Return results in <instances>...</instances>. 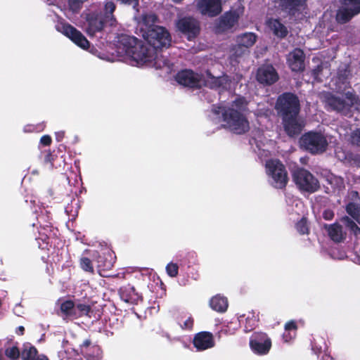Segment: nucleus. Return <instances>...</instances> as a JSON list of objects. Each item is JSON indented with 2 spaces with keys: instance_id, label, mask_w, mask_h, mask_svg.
I'll use <instances>...</instances> for the list:
<instances>
[{
  "instance_id": "b1692460",
  "label": "nucleus",
  "mask_w": 360,
  "mask_h": 360,
  "mask_svg": "<svg viewBox=\"0 0 360 360\" xmlns=\"http://www.w3.org/2000/svg\"><path fill=\"white\" fill-rule=\"evenodd\" d=\"M257 36L253 32H245L236 37L237 45L234 48L235 53L238 54V49H249L257 41Z\"/></svg>"
},
{
  "instance_id": "f03ea898",
  "label": "nucleus",
  "mask_w": 360,
  "mask_h": 360,
  "mask_svg": "<svg viewBox=\"0 0 360 360\" xmlns=\"http://www.w3.org/2000/svg\"><path fill=\"white\" fill-rule=\"evenodd\" d=\"M117 48L119 53H124L137 65H150L154 62L156 68H161L154 49L135 37L120 34L118 36Z\"/></svg>"
},
{
  "instance_id": "8fccbe9b",
  "label": "nucleus",
  "mask_w": 360,
  "mask_h": 360,
  "mask_svg": "<svg viewBox=\"0 0 360 360\" xmlns=\"http://www.w3.org/2000/svg\"><path fill=\"white\" fill-rule=\"evenodd\" d=\"M284 329L286 332L290 333L292 331L296 332L298 329L297 321L295 320H290L285 323Z\"/></svg>"
},
{
  "instance_id": "39448f33",
  "label": "nucleus",
  "mask_w": 360,
  "mask_h": 360,
  "mask_svg": "<svg viewBox=\"0 0 360 360\" xmlns=\"http://www.w3.org/2000/svg\"><path fill=\"white\" fill-rule=\"evenodd\" d=\"M300 144L311 155L323 153L328 146L326 137L321 132L315 131H309L302 134L300 139Z\"/></svg>"
},
{
  "instance_id": "2f4dec72",
  "label": "nucleus",
  "mask_w": 360,
  "mask_h": 360,
  "mask_svg": "<svg viewBox=\"0 0 360 360\" xmlns=\"http://www.w3.org/2000/svg\"><path fill=\"white\" fill-rule=\"evenodd\" d=\"M56 239V236L46 235L45 233H39L37 238L39 248L41 250H49L52 248L53 240Z\"/></svg>"
},
{
  "instance_id": "423d86ee",
  "label": "nucleus",
  "mask_w": 360,
  "mask_h": 360,
  "mask_svg": "<svg viewBox=\"0 0 360 360\" xmlns=\"http://www.w3.org/2000/svg\"><path fill=\"white\" fill-rule=\"evenodd\" d=\"M143 37L155 51L167 49L171 45V35L167 30L162 26H153L146 29L143 31Z\"/></svg>"
},
{
  "instance_id": "69168bd1",
  "label": "nucleus",
  "mask_w": 360,
  "mask_h": 360,
  "mask_svg": "<svg viewBox=\"0 0 360 360\" xmlns=\"http://www.w3.org/2000/svg\"><path fill=\"white\" fill-rule=\"evenodd\" d=\"M175 3H180L182 1V0H172Z\"/></svg>"
},
{
  "instance_id": "774afa93",
  "label": "nucleus",
  "mask_w": 360,
  "mask_h": 360,
  "mask_svg": "<svg viewBox=\"0 0 360 360\" xmlns=\"http://www.w3.org/2000/svg\"><path fill=\"white\" fill-rule=\"evenodd\" d=\"M0 360H3L2 355L0 354Z\"/></svg>"
},
{
  "instance_id": "9b49d317",
  "label": "nucleus",
  "mask_w": 360,
  "mask_h": 360,
  "mask_svg": "<svg viewBox=\"0 0 360 360\" xmlns=\"http://www.w3.org/2000/svg\"><path fill=\"white\" fill-rule=\"evenodd\" d=\"M308 0H275L280 12L290 18L300 15L307 7Z\"/></svg>"
},
{
  "instance_id": "09e8293b",
  "label": "nucleus",
  "mask_w": 360,
  "mask_h": 360,
  "mask_svg": "<svg viewBox=\"0 0 360 360\" xmlns=\"http://www.w3.org/2000/svg\"><path fill=\"white\" fill-rule=\"evenodd\" d=\"M323 71V66L321 65H319L316 67H315L311 70V76L313 77L314 79L317 82H321L322 79L320 78V75L322 73Z\"/></svg>"
},
{
  "instance_id": "0eeeda50",
  "label": "nucleus",
  "mask_w": 360,
  "mask_h": 360,
  "mask_svg": "<svg viewBox=\"0 0 360 360\" xmlns=\"http://www.w3.org/2000/svg\"><path fill=\"white\" fill-rule=\"evenodd\" d=\"M292 176L293 181L301 191L313 193L320 188L317 178L303 167L295 169Z\"/></svg>"
},
{
  "instance_id": "bf43d9fd",
  "label": "nucleus",
  "mask_w": 360,
  "mask_h": 360,
  "mask_svg": "<svg viewBox=\"0 0 360 360\" xmlns=\"http://www.w3.org/2000/svg\"><path fill=\"white\" fill-rule=\"evenodd\" d=\"M24 332H25V328L22 326H20L17 327L15 329V334L17 335H19V336L23 335Z\"/></svg>"
},
{
  "instance_id": "58836bf2",
  "label": "nucleus",
  "mask_w": 360,
  "mask_h": 360,
  "mask_svg": "<svg viewBox=\"0 0 360 360\" xmlns=\"http://www.w3.org/2000/svg\"><path fill=\"white\" fill-rule=\"evenodd\" d=\"M248 104V103L244 97H238L232 102L231 108H233L239 112H243L247 109Z\"/></svg>"
},
{
  "instance_id": "f8f14e48",
  "label": "nucleus",
  "mask_w": 360,
  "mask_h": 360,
  "mask_svg": "<svg viewBox=\"0 0 360 360\" xmlns=\"http://www.w3.org/2000/svg\"><path fill=\"white\" fill-rule=\"evenodd\" d=\"M178 30L189 41L195 39L200 33V22L193 17L186 16L176 22Z\"/></svg>"
},
{
  "instance_id": "a18cd8bd",
  "label": "nucleus",
  "mask_w": 360,
  "mask_h": 360,
  "mask_svg": "<svg viewBox=\"0 0 360 360\" xmlns=\"http://www.w3.org/2000/svg\"><path fill=\"white\" fill-rule=\"evenodd\" d=\"M42 153L44 154V163L49 165V168L53 169L56 156L50 150H44Z\"/></svg>"
},
{
  "instance_id": "6e6d98bb",
  "label": "nucleus",
  "mask_w": 360,
  "mask_h": 360,
  "mask_svg": "<svg viewBox=\"0 0 360 360\" xmlns=\"http://www.w3.org/2000/svg\"><path fill=\"white\" fill-rule=\"evenodd\" d=\"M193 338H214V335L211 332L201 331L196 333Z\"/></svg>"
},
{
  "instance_id": "c9c22d12",
  "label": "nucleus",
  "mask_w": 360,
  "mask_h": 360,
  "mask_svg": "<svg viewBox=\"0 0 360 360\" xmlns=\"http://www.w3.org/2000/svg\"><path fill=\"white\" fill-rule=\"evenodd\" d=\"M116 9V5L115 3L112 1H106L104 4V15H105V19L109 18L112 22L110 25H112L114 22H115V18L113 15L114 11Z\"/></svg>"
},
{
  "instance_id": "a211bd4d",
  "label": "nucleus",
  "mask_w": 360,
  "mask_h": 360,
  "mask_svg": "<svg viewBox=\"0 0 360 360\" xmlns=\"http://www.w3.org/2000/svg\"><path fill=\"white\" fill-rule=\"evenodd\" d=\"M351 75L352 74L349 65L344 64L339 66L337 76L335 79V89L338 92L342 93L347 89L351 87L349 82Z\"/></svg>"
},
{
  "instance_id": "13d9d810",
  "label": "nucleus",
  "mask_w": 360,
  "mask_h": 360,
  "mask_svg": "<svg viewBox=\"0 0 360 360\" xmlns=\"http://www.w3.org/2000/svg\"><path fill=\"white\" fill-rule=\"evenodd\" d=\"M65 136V131H60L56 132V139L57 141H61Z\"/></svg>"
},
{
  "instance_id": "72a5a7b5",
  "label": "nucleus",
  "mask_w": 360,
  "mask_h": 360,
  "mask_svg": "<svg viewBox=\"0 0 360 360\" xmlns=\"http://www.w3.org/2000/svg\"><path fill=\"white\" fill-rule=\"evenodd\" d=\"M193 344L198 351H202L214 347V339H192Z\"/></svg>"
},
{
  "instance_id": "bb28decb",
  "label": "nucleus",
  "mask_w": 360,
  "mask_h": 360,
  "mask_svg": "<svg viewBox=\"0 0 360 360\" xmlns=\"http://www.w3.org/2000/svg\"><path fill=\"white\" fill-rule=\"evenodd\" d=\"M266 25L272 31L273 34L280 39H284L288 34V28L281 22L278 18H269Z\"/></svg>"
},
{
  "instance_id": "4468645a",
  "label": "nucleus",
  "mask_w": 360,
  "mask_h": 360,
  "mask_svg": "<svg viewBox=\"0 0 360 360\" xmlns=\"http://www.w3.org/2000/svg\"><path fill=\"white\" fill-rule=\"evenodd\" d=\"M57 30L82 49H87L89 47V41L80 31L72 25L68 23H61L57 26Z\"/></svg>"
},
{
  "instance_id": "412c9836",
  "label": "nucleus",
  "mask_w": 360,
  "mask_h": 360,
  "mask_svg": "<svg viewBox=\"0 0 360 360\" xmlns=\"http://www.w3.org/2000/svg\"><path fill=\"white\" fill-rule=\"evenodd\" d=\"M118 292L121 300L127 303L137 304L143 300L142 295L130 284L122 286Z\"/></svg>"
},
{
  "instance_id": "338daca9",
  "label": "nucleus",
  "mask_w": 360,
  "mask_h": 360,
  "mask_svg": "<svg viewBox=\"0 0 360 360\" xmlns=\"http://www.w3.org/2000/svg\"><path fill=\"white\" fill-rule=\"evenodd\" d=\"M44 339L40 338V339L39 340V342H42V341H44Z\"/></svg>"
},
{
  "instance_id": "9d476101",
  "label": "nucleus",
  "mask_w": 360,
  "mask_h": 360,
  "mask_svg": "<svg viewBox=\"0 0 360 360\" xmlns=\"http://www.w3.org/2000/svg\"><path fill=\"white\" fill-rule=\"evenodd\" d=\"M340 3L335 15L338 23L345 24L360 13V0H340Z\"/></svg>"
},
{
  "instance_id": "49530a36",
  "label": "nucleus",
  "mask_w": 360,
  "mask_h": 360,
  "mask_svg": "<svg viewBox=\"0 0 360 360\" xmlns=\"http://www.w3.org/2000/svg\"><path fill=\"white\" fill-rule=\"evenodd\" d=\"M166 272L172 278L176 277L179 272V266L176 263L169 262L166 266Z\"/></svg>"
},
{
  "instance_id": "a19ab883",
  "label": "nucleus",
  "mask_w": 360,
  "mask_h": 360,
  "mask_svg": "<svg viewBox=\"0 0 360 360\" xmlns=\"http://www.w3.org/2000/svg\"><path fill=\"white\" fill-rule=\"evenodd\" d=\"M20 354L21 352L16 346L9 347L5 349V355L11 360H18Z\"/></svg>"
},
{
  "instance_id": "a878e982",
  "label": "nucleus",
  "mask_w": 360,
  "mask_h": 360,
  "mask_svg": "<svg viewBox=\"0 0 360 360\" xmlns=\"http://www.w3.org/2000/svg\"><path fill=\"white\" fill-rule=\"evenodd\" d=\"M75 303L72 300H63L60 303L59 310L57 314L63 318V320H74L75 314Z\"/></svg>"
},
{
  "instance_id": "5fc2aeb1",
  "label": "nucleus",
  "mask_w": 360,
  "mask_h": 360,
  "mask_svg": "<svg viewBox=\"0 0 360 360\" xmlns=\"http://www.w3.org/2000/svg\"><path fill=\"white\" fill-rule=\"evenodd\" d=\"M52 139L49 135H44L40 139V143L44 146H48L51 144Z\"/></svg>"
},
{
  "instance_id": "393cba45",
  "label": "nucleus",
  "mask_w": 360,
  "mask_h": 360,
  "mask_svg": "<svg viewBox=\"0 0 360 360\" xmlns=\"http://www.w3.org/2000/svg\"><path fill=\"white\" fill-rule=\"evenodd\" d=\"M250 347L256 354H266L271 347V339H250Z\"/></svg>"
},
{
  "instance_id": "4be33fe9",
  "label": "nucleus",
  "mask_w": 360,
  "mask_h": 360,
  "mask_svg": "<svg viewBox=\"0 0 360 360\" xmlns=\"http://www.w3.org/2000/svg\"><path fill=\"white\" fill-rule=\"evenodd\" d=\"M324 229L327 231L330 240L335 243H341L346 239L347 233L343 231L342 225L335 222L332 224H324Z\"/></svg>"
},
{
  "instance_id": "864d4df0",
  "label": "nucleus",
  "mask_w": 360,
  "mask_h": 360,
  "mask_svg": "<svg viewBox=\"0 0 360 360\" xmlns=\"http://www.w3.org/2000/svg\"><path fill=\"white\" fill-rule=\"evenodd\" d=\"M352 143L360 146V129H356L351 134Z\"/></svg>"
},
{
  "instance_id": "c85d7f7f",
  "label": "nucleus",
  "mask_w": 360,
  "mask_h": 360,
  "mask_svg": "<svg viewBox=\"0 0 360 360\" xmlns=\"http://www.w3.org/2000/svg\"><path fill=\"white\" fill-rule=\"evenodd\" d=\"M238 329L239 323L238 322H230L226 325H220L215 335L218 338L235 335Z\"/></svg>"
},
{
  "instance_id": "20e7f679",
  "label": "nucleus",
  "mask_w": 360,
  "mask_h": 360,
  "mask_svg": "<svg viewBox=\"0 0 360 360\" xmlns=\"http://www.w3.org/2000/svg\"><path fill=\"white\" fill-rule=\"evenodd\" d=\"M347 102L338 96H335L330 92H327L324 95L326 103L331 108V110L347 115L352 107L360 105V100L359 96L354 91H347L345 94Z\"/></svg>"
},
{
  "instance_id": "473e14b6",
  "label": "nucleus",
  "mask_w": 360,
  "mask_h": 360,
  "mask_svg": "<svg viewBox=\"0 0 360 360\" xmlns=\"http://www.w3.org/2000/svg\"><path fill=\"white\" fill-rule=\"evenodd\" d=\"M181 257V264L186 265L190 267L191 265L195 264L198 262V256L195 252L188 251L180 255Z\"/></svg>"
},
{
  "instance_id": "3c124183",
  "label": "nucleus",
  "mask_w": 360,
  "mask_h": 360,
  "mask_svg": "<svg viewBox=\"0 0 360 360\" xmlns=\"http://www.w3.org/2000/svg\"><path fill=\"white\" fill-rule=\"evenodd\" d=\"M39 233H45L46 235L56 236V233L52 226H41Z\"/></svg>"
},
{
  "instance_id": "e2e57ef3",
  "label": "nucleus",
  "mask_w": 360,
  "mask_h": 360,
  "mask_svg": "<svg viewBox=\"0 0 360 360\" xmlns=\"http://www.w3.org/2000/svg\"><path fill=\"white\" fill-rule=\"evenodd\" d=\"M266 335L265 334H263V333H261V334H259L258 335L255 336V338H265ZM252 338H255L254 335L252 336Z\"/></svg>"
},
{
  "instance_id": "2eb2a0df",
  "label": "nucleus",
  "mask_w": 360,
  "mask_h": 360,
  "mask_svg": "<svg viewBox=\"0 0 360 360\" xmlns=\"http://www.w3.org/2000/svg\"><path fill=\"white\" fill-rule=\"evenodd\" d=\"M93 261L96 264L98 273L103 277H109L107 273L112 269L115 264V259L110 252L99 254L96 252L93 256ZM113 276L117 277V275Z\"/></svg>"
},
{
  "instance_id": "ddd939ff",
  "label": "nucleus",
  "mask_w": 360,
  "mask_h": 360,
  "mask_svg": "<svg viewBox=\"0 0 360 360\" xmlns=\"http://www.w3.org/2000/svg\"><path fill=\"white\" fill-rule=\"evenodd\" d=\"M176 81L181 85L195 89H200L206 85L203 81V75L188 69L179 71L176 77Z\"/></svg>"
},
{
  "instance_id": "c03bdc74",
  "label": "nucleus",
  "mask_w": 360,
  "mask_h": 360,
  "mask_svg": "<svg viewBox=\"0 0 360 360\" xmlns=\"http://www.w3.org/2000/svg\"><path fill=\"white\" fill-rule=\"evenodd\" d=\"M346 212L352 218L357 219L359 216V207L354 202H349L346 206Z\"/></svg>"
},
{
  "instance_id": "4d7b16f0",
  "label": "nucleus",
  "mask_w": 360,
  "mask_h": 360,
  "mask_svg": "<svg viewBox=\"0 0 360 360\" xmlns=\"http://www.w3.org/2000/svg\"><path fill=\"white\" fill-rule=\"evenodd\" d=\"M323 217L326 220H331L334 217V213L330 210H326L323 213Z\"/></svg>"
},
{
  "instance_id": "de8ad7c7",
  "label": "nucleus",
  "mask_w": 360,
  "mask_h": 360,
  "mask_svg": "<svg viewBox=\"0 0 360 360\" xmlns=\"http://www.w3.org/2000/svg\"><path fill=\"white\" fill-rule=\"evenodd\" d=\"M86 0H68V5L73 12H78Z\"/></svg>"
},
{
  "instance_id": "7c9ffc66",
  "label": "nucleus",
  "mask_w": 360,
  "mask_h": 360,
  "mask_svg": "<svg viewBox=\"0 0 360 360\" xmlns=\"http://www.w3.org/2000/svg\"><path fill=\"white\" fill-rule=\"evenodd\" d=\"M207 75L212 79V82L210 84V87L212 89L224 87V86L230 81L227 75L214 77L209 70L207 71Z\"/></svg>"
},
{
  "instance_id": "cd10ccee",
  "label": "nucleus",
  "mask_w": 360,
  "mask_h": 360,
  "mask_svg": "<svg viewBox=\"0 0 360 360\" xmlns=\"http://www.w3.org/2000/svg\"><path fill=\"white\" fill-rule=\"evenodd\" d=\"M209 304L214 311L224 313L228 309L229 302L226 297L221 295H216L210 299Z\"/></svg>"
},
{
  "instance_id": "f257e3e1",
  "label": "nucleus",
  "mask_w": 360,
  "mask_h": 360,
  "mask_svg": "<svg viewBox=\"0 0 360 360\" xmlns=\"http://www.w3.org/2000/svg\"><path fill=\"white\" fill-rule=\"evenodd\" d=\"M275 108L287 135L290 137L298 136L304 126L299 118L300 102L298 96L291 92L283 93L278 97Z\"/></svg>"
},
{
  "instance_id": "1a4fd4ad",
  "label": "nucleus",
  "mask_w": 360,
  "mask_h": 360,
  "mask_svg": "<svg viewBox=\"0 0 360 360\" xmlns=\"http://www.w3.org/2000/svg\"><path fill=\"white\" fill-rule=\"evenodd\" d=\"M238 20L239 15L236 11H226L215 21L214 31L217 34L233 33Z\"/></svg>"
},
{
  "instance_id": "6e6552de",
  "label": "nucleus",
  "mask_w": 360,
  "mask_h": 360,
  "mask_svg": "<svg viewBox=\"0 0 360 360\" xmlns=\"http://www.w3.org/2000/svg\"><path fill=\"white\" fill-rule=\"evenodd\" d=\"M267 173L274 180V186L277 188H284L288 181V173L284 165L278 160H269L266 162Z\"/></svg>"
},
{
  "instance_id": "7ed1b4c3",
  "label": "nucleus",
  "mask_w": 360,
  "mask_h": 360,
  "mask_svg": "<svg viewBox=\"0 0 360 360\" xmlns=\"http://www.w3.org/2000/svg\"><path fill=\"white\" fill-rule=\"evenodd\" d=\"M214 114H222L224 127L235 134H244L250 130V124L245 115L233 108H221L213 110Z\"/></svg>"
},
{
  "instance_id": "6ab92c4d",
  "label": "nucleus",
  "mask_w": 360,
  "mask_h": 360,
  "mask_svg": "<svg viewBox=\"0 0 360 360\" xmlns=\"http://www.w3.org/2000/svg\"><path fill=\"white\" fill-rule=\"evenodd\" d=\"M76 352H79L86 360H101L103 352L97 345H93L89 340H86L79 345Z\"/></svg>"
},
{
  "instance_id": "79ce46f5",
  "label": "nucleus",
  "mask_w": 360,
  "mask_h": 360,
  "mask_svg": "<svg viewBox=\"0 0 360 360\" xmlns=\"http://www.w3.org/2000/svg\"><path fill=\"white\" fill-rule=\"evenodd\" d=\"M295 228L297 232L302 235L309 233V227L307 225V221L306 218L304 217H302L299 221L296 223Z\"/></svg>"
},
{
  "instance_id": "aec40b11",
  "label": "nucleus",
  "mask_w": 360,
  "mask_h": 360,
  "mask_svg": "<svg viewBox=\"0 0 360 360\" xmlns=\"http://www.w3.org/2000/svg\"><path fill=\"white\" fill-rule=\"evenodd\" d=\"M304 60L305 54L299 48H296L290 52L287 58L289 68L292 72H301L304 70Z\"/></svg>"
},
{
  "instance_id": "ea45409f",
  "label": "nucleus",
  "mask_w": 360,
  "mask_h": 360,
  "mask_svg": "<svg viewBox=\"0 0 360 360\" xmlns=\"http://www.w3.org/2000/svg\"><path fill=\"white\" fill-rule=\"evenodd\" d=\"M158 21V16L154 13H148L142 15L143 24L147 29L155 26L154 24Z\"/></svg>"
},
{
  "instance_id": "603ef678",
  "label": "nucleus",
  "mask_w": 360,
  "mask_h": 360,
  "mask_svg": "<svg viewBox=\"0 0 360 360\" xmlns=\"http://www.w3.org/2000/svg\"><path fill=\"white\" fill-rule=\"evenodd\" d=\"M194 326V319L193 317L189 316L188 319L184 322L183 324H181L180 326L183 330H192Z\"/></svg>"
},
{
  "instance_id": "680f3d73",
  "label": "nucleus",
  "mask_w": 360,
  "mask_h": 360,
  "mask_svg": "<svg viewBox=\"0 0 360 360\" xmlns=\"http://www.w3.org/2000/svg\"><path fill=\"white\" fill-rule=\"evenodd\" d=\"M311 345L313 349H317L319 352H322V347H317L316 346V343L314 342H311Z\"/></svg>"
},
{
  "instance_id": "dca6fc26",
  "label": "nucleus",
  "mask_w": 360,
  "mask_h": 360,
  "mask_svg": "<svg viewBox=\"0 0 360 360\" xmlns=\"http://www.w3.org/2000/svg\"><path fill=\"white\" fill-rule=\"evenodd\" d=\"M278 79V74L272 65H262L257 70L256 79L264 86H271Z\"/></svg>"
},
{
  "instance_id": "e433bc0d",
  "label": "nucleus",
  "mask_w": 360,
  "mask_h": 360,
  "mask_svg": "<svg viewBox=\"0 0 360 360\" xmlns=\"http://www.w3.org/2000/svg\"><path fill=\"white\" fill-rule=\"evenodd\" d=\"M341 221L345 224L346 228H347L351 231V233H352L354 236H357L360 233V228L349 217L345 216L342 217Z\"/></svg>"
},
{
  "instance_id": "052dcab7",
  "label": "nucleus",
  "mask_w": 360,
  "mask_h": 360,
  "mask_svg": "<svg viewBox=\"0 0 360 360\" xmlns=\"http://www.w3.org/2000/svg\"><path fill=\"white\" fill-rule=\"evenodd\" d=\"M36 360H49V358L44 354L36 356Z\"/></svg>"
},
{
  "instance_id": "f704fd0d",
  "label": "nucleus",
  "mask_w": 360,
  "mask_h": 360,
  "mask_svg": "<svg viewBox=\"0 0 360 360\" xmlns=\"http://www.w3.org/2000/svg\"><path fill=\"white\" fill-rule=\"evenodd\" d=\"M38 351L35 347L32 345H25L21 352L20 356L22 360H36V356Z\"/></svg>"
},
{
  "instance_id": "c756f323",
  "label": "nucleus",
  "mask_w": 360,
  "mask_h": 360,
  "mask_svg": "<svg viewBox=\"0 0 360 360\" xmlns=\"http://www.w3.org/2000/svg\"><path fill=\"white\" fill-rule=\"evenodd\" d=\"M75 315L74 316V319H77L83 316H86L89 319L94 317V310L89 304H84V303H77L75 304Z\"/></svg>"
},
{
  "instance_id": "4c0bfd02",
  "label": "nucleus",
  "mask_w": 360,
  "mask_h": 360,
  "mask_svg": "<svg viewBox=\"0 0 360 360\" xmlns=\"http://www.w3.org/2000/svg\"><path fill=\"white\" fill-rule=\"evenodd\" d=\"M94 261L90 259L88 257H82L79 259V266L81 269L84 271L85 272L90 273V274H94Z\"/></svg>"
},
{
  "instance_id": "5701e85b",
  "label": "nucleus",
  "mask_w": 360,
  "mask_h": 360,
  "mask_svg": "<svg viewBox=\"0 0 360 360\" xmlns=\"http://www.w3.org/2000/svg\"><path fill=\"white\" fill-rule=\"evenodd\" d=\"M88 26L86 32L94 36L96 32H101L105 26L106 20L95 14H89L86 18Z\"/></svg>"
},
{
  "instance_id": "0e129e2a",
  "label": "nucleus",
  "mask_w": 360,
  "mask_h": 360,
  "mask_svg": "<svg viewBox=\"0 0 360 360\" xmlns=\"http://www.w3.org/2000/svg\"><path fill=\"white\" fill-rule=\"evenodd\" d=\"M162 63H163V66L166 65L167 64V60H164Z\"/></svg>"
},
{
  "instance_id": "f3484780",
  "label": "nucleus",
  "mask_w": 360,
  "mask_h": 360,
  "mask_svg": "<svg viewBox=\"0 0 360 360\" xmlns=\"http://www.w3.org/2000/svg\"><path fill=\"white\" fill-rule=\"evenodd\" d=\"M196 8L201 15L210 18L218 15L222 11L221 0H198Z\"/></svg>"
},
{
  "instance_id": "37998d69",
  "label": "nucleus",
  "mask_w": 360,
  "mask_h": 360,
  "mask_svg": "<svg viewBox=\"0 0 360 360\" xmlns=\"http://www.w3.org/2000/svg\"><path fill=\"white\" fill-rule=\"evenodd\" d=\"M257 323L258 320L255 318L254 315H252L251 317H247L245 319L244 330L246 332L252 331L257 326Z\"/></svg>"
}]
</instances>
